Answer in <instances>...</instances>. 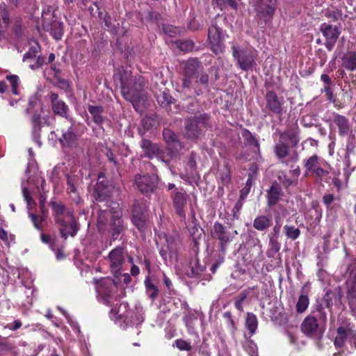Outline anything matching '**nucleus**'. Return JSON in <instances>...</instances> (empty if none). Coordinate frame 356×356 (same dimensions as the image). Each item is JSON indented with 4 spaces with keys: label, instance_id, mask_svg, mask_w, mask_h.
Instances as JSON below:
<instances>
[{
    "label": "nucleus",
    "instance_id": "1",
    "mask_svg": "<svg viewBox=\"0 0 356 356\" xmlns=\"http://www.w3.org/2000/svg\"><path fill=\"white\" fill-rule=\"evenodd\" d=\"M182 75L181 84L177 91L188 97L201 95L204 90H209V83L213 80L197 58H190L184 63Z\"/></svg>",
    "mask_w": 356,
    "mask_h": 356
},
{
    "label": "nucleus",
    "instance_id": "14",
    "mask_svg": "<svg viewBox=\"0 0 356 356\" xmlns=\"http://www.w3.org/2000/svg\"><path fill=\"white\" fill-rule=\"evenodd\" d=\"M346 343L356 348V330L350 325H340L337 327L334 345L337 348H343Z\"/></svg>",
    "mask_w": 356,
    "mask_h": 356
},
{
    "label": "nucleus",
    "instance_id": "39",
    "mask_svg": "<svg viewBox=\"0 0 356 356\" xmlns=\"http://www.w3.org/2000/svg\"><path fill=\"white\" fill-rule=\"evenodd\" d=\"M10 22L8 13L4 3L0 4V33L4 32Z\"/></svg>",
    "mask_w": 356,
    "mask_h": 356
},
{
    "label": "nucleus",
    "instance_id": "64",
    "mask_svg": "<svg viewBox=\"0 0 356 356\" xmlns=\"http://www.w3.org/2000/svg\"><path fill=\"white\" fill-rule=\"evenodd\" d=\"M22 194H23L24 200L26 202L27 207H28V209H29L30 207L31 206V204L33 203V199H32L30 192L29 191L27 188L25 186L22 187Z\"/></svg>",
    "mask_w": 356,
    "mask_h": 356
},
{
    "label": "nucleus",
    "instance_id": "23",
    "mask_svg": "<svg viewBox=\"0 0 356 356\" xmlns=\"http://www.w3.org/2000/svg\"><path fill=\"white\" fill-rule=\"evenodd\" d=\"M70 126L67 130H62V136L58 138L60 143L63 147H72L76 143L77 136L75 133V120L70 122Z\"/></svg>",
    "mask_w": 356,
    "mask_h": 356
},
{
    "label": "nucleus",
    "instance_id": "17",
    "mask_svg": "<svg viewBox=\"0 0 356 356\" xmlns=\"http://www.w3.org/2000/svg\"><path fill=\"white\" fill-rule=\"evenodd\" d=\"M255 7L257 15L266 22L270 21L274 15L277 0H250Z\"/></svg>",
    "mask_w": 356,
    "mask_h": 356
},
{
    "label": "nucleus",
    "instance_id": "5",
    "mask_svg": "<svg viewBox=\"0 0 356 356\" xmlns=\"http://www.w3.org/2000/svg\"><path fill=\"white\" fill-rule=\"evenodd\" d=\"M327 322V314L319 306L318 310H314L307 316L301 324V330L307 336L320 340L324 333V326Z\"/></svg>",
    "mask_w": 356,
    "mask_h": 356
},
{
    "label": "nucleus",
    "instance_id": "62",
    "mask_svg": "<svg viewBox=\"0 0 356 356\" xmlns=\"http://www.w3.org/2000/svg\"><path fill=\"white\" fill-rule=\"evenodd\" d=\"M243 202L241 200H238L235 204L234 207L232 209V218L233 219H238L240 216V211L243 207Z\"/></svg>",
    "mask_w": 356,
    "mask_h": 356
},
{
    "label": "nucleus",
    "instance_id": "25",
    "mask_svg": "<svg viewBox=\"0 0 356 356\" xmlns=\"http://www.w3.org/2000/svg\"><path fill=\"white\" fill-rule=\"evenodd\" d=\"M284 193L280 186L274 182L271 186L266 191L267 206L269 208L275 207L283 196Z\"/></svg>",
    "mask_w": 356,
    "mask_h": 356
},
{
    "label": "nucleus",
    "instance_id": "12",
    "mask_svg": "<svg viewBox=\"0 0 356 356\" xmlns=\"http://www.w3.org/2000/svg\"><path fill=\"white\" fill-rule=\"evenodd\" d=\"M237 234L238 232L236 230L229 231L226 227L218 222H216L213 224L211 231L212 237L219 241V248L223 254L227 250V245L232 241Z\"/></svg>",
    "mask_w": 356,
    "mask_h": 356
},
{
    "label": "nucleus",
    "instance_id": "45",
    "mask_svg": "<svg viewBox=\"0 0 356 356\" xmlns=\"http://www.w3.org/2000/svg\"><path fill=\"white\" fill-rule=\"evenodd\" d=\"M247 329L251 334H254L257 328L258 321L255 314L248 312L245 320Z\"/></svg>",
    "mask_w": 356,
    "mask_h": 356
},
{
    "label": "nucleus",
    "instance_id": "49",
    "mask_svg": "<svg viewBox=\"0 0 356 356\" xmlns=\"http://www.w3.org/2000/svg\"><path fill=\"white\" fill-rule=\"evenodd\" d=\"M133 224L139 229L141 230L145 227L146 216L144 213H138L132 214L131 218Z\"/></svg>",
    "mask_w": 356,
    "mask_h": 356
},
{
    "label": "nucleus",
    "instance_id": "47",
    "mask_svg": "<svg viewBox=\"0 0 356 356\" xmlns=\"http://www.w3.org/2000/svg\"><path fill=\"white\" fill-rule=\"evenodd\" d=\"M242 136L243 137L246 145L252 146L257 149H259V143L257 139L248 130L245 129L243 131Z\"/></svg>",
    "mask_w": 356,
    "mask_h": 356
},
{
    "label": "nucleus",
    "instance_id": "61",
    "mask_svg": "<svg viewBox=\"0 0 356 356\" xmlns=\"http://www.w3.org/2000/svg\"><path fill=\"white\" fill-rule=\"evenodd\" d=\"M146 211V207L143 202H135L132 208V214L138 213H144Z\"/></svg>",
    "mask_w": 356,
    "mask_h": 356
},
{
    "label": "nucleus",
    "instance_id": "37",
    "mask_svg": "<svg viewBox=\"0 0 356 356\" xmlns=\"http://www.w3.org/2000/svg\"><path fill=\"white\" fill-rule=\"evenodd\" d=\"M144 321L143 309L141 307H136L134 312L131 311V314L127 318L124 327L128 325H138Z\"/></svg>",
    "mask_w": 356,
    "mask_h": 356
},
{
    "label": "nucleus",
    "instance_id": "48",
    "mask_svg": "<svg viewBox=\"0 0 356 356\" xmlns=\"http://www.w3.org/2000/svg\"><path fill=\"white\" fill-rule=\"evenodd\" d=\"M6 79L10 84L12 93L15 95H19L18 88L20 83L19 76L15 74H10L7 75Z\"/></svg>",
    "mask_w": 356,
    "mask_h": 356
},
{
    "label": "nucleus",
    "instance_id": "6",
    "mask_svg": "<svg viewBox=\"0 0 356 356\" xmlns=\"http://www.w3.org/2000/svg\"><path fill=\"white\" fill-rule=\"evenodd\" d=\"M305 175L314 177L317 181H327L329 179L330 165L322 157L313 154L303 161Z\"/></svg>",
    "mask_w": 356,
    "mask_h": 356
},
{
    "label": "nucleus",
    "instance_id": "22",
    "mask_svg": "<svg viewBox=\"0 0 356 356\" xmlns=\"http://www.w3.org/2000/svg\"><path fill=\"white\" fill-rule=\"evenodd\" d=\"M171 197L177 214L180 217L185 218V207L188 200L186 192L183 188H176Z\"/></svg>",
    "mask_w": 356,
    "mask_h": 356
},
{
    "label": "nucleus",
    "instance_id": "46",
    "mask_svg": "<svg viewBox=\"0 0 356 356\" xmlns=\"http://www.w3.org/2000/svg\"><path fill=\"white\" fill-rule=\"evenodd\" d=\"M277 179L284 188H289L298 184L296 179L289 178L284 171L278 172Z\"/></svg>",
    "mask_w": 356,
    "mask_h": 356
},
{
    "label": "nucleus",
    "instance_id": "8",
    "mask_svg": "<svg viewBox=\"0 0 356 356\" xmlns=\"http://www.w3.org/2000/svg\"><path fill=\"white\" fill-rule=\"evenodd\" d=\"M42 26L44 31L56 40L62 38L63 35V24L59 21L51 6H47L42 12Z\"/></svg>",
    "mask_w": 356,
    "mask_h": 356
},
{
    "label": "nucleus",
    "instance_id": "7",
    "mask_svg": "<svg viewBox=\"0 0 356 356\" xmlns=\"http://www.w3.org/2000/svg\"><path fill=\"white\" fill-rule=\"evenodd\" d=\"M210 115L207 113L195 114L193 118H187L184 123V136L190 140H197L202 135L203 129L209 127Z\"/></svg>",
    "mask_w": 356,
    "mask_h": 356
},
{
    "label": "nucleus",
    "instance_id": "34",
    "mask_svg": "<svg viewBox=\"0 0 356 356\" xmlns=\"http://www.w3.org/2000/svg\"><path fill=\"white\" fill-rule=\"evenodd\" d=\"M254 289L255 286L247 288L234 297V307L238 311L241 312L243 311V302L250 294L251 291Z\"/></svg>",
    "mask_w": 356,
    "mask_h": 356
},
{
    "label": "nucleus",
    "instance_id": "2",
    "mask_svg": "<svg viewBox=\"0 0 356 356\" xmlns=\"http://www.w3.org/2000/svg\"><path fill=\"white\" fill-rule=\"evenodd\" d=\"M97 225L99 232H104L108 226L111 242L121 240L126 232L127 227L122 219V212L118 202H111L107 208H102L97 213Z\"/></svg>",
    "mask_w": 356,
    "mask_h": 356
},
{
    "label": "nucleus",
    "instance_id": "10",
    "mask_svg": "<svg viewBox=\"0 0 356 356\" xmlns=\"http://www.w3.org/2000/svg\"><path fill=\"white\" fill-rule=\"evenodd\" d=\"M232 54L241 70L243 71L252 70L257 65L255 58L257 53L255 50L249 49H241L236 46H232Z\"/></svg>",
    "mask_w": 356,
    "mask_h": 356
},
{
    "label": "nucleus",
    "instance_id": "36",
    "mask_svg": "<svg viewBox=\"0 0 356 356\" xmlns=\"http://www.w3.org/2000/svg\"><path fill=\"white\" fill-rule=\"evenodd\" d=\"M144 284L146 290V294L152 300H154L159 294L158 287L153 283L149 275L146 276Z\"/></svg>",
    "mask_w": 356,
    "mask_h": 356
},
{
    "label": "nucleus",
    "instance_id": "30",
    "mask_svg": "<svg viewBox=\"0 0 356 356\" xmlns=\"http://www.w3.org/2000/svg\"><path fill=\"white\" fill-rule=\"evenodd\" d=\"M273 225V219L266 215L257 216L253 221V227L259 232H265Z\"/></svg>",
    "mask_w": 356,
    "mask_h": 356
},
{
    "label": "nucleus",
    "instance_id": "33",
    "mask_svg": "<svg viewBox=\"0 0 356 356\" xmlns=\"http://www.w3.org/2000/svg\"><path fill=\"white\" fill-rule=\"evenodd\" d=\"M205 270V266L202 265L199 259L195 256L190 261V271L188 275L191 277H195L201 275Z\"/></svg>",
    "mask_w": 356,
    "mask_h": 356
},
{
    "label": "nucleus",
    "instance_id": "44",
    "mask_svg": "<svg viewBox=\"0 0 356 356\" xmlns=\"http://www.w3.org/2000/svg\"><path fill=\"white\" fill-rule=\"evenodd\" d=\"M283 232L287 238L296 240L300 235V230L293 225H285L283 227Z\"/></svg>",
    "mask_w": 356,
    "mask_h": 356
},
{
    "label": "nucleus",
    "instance_id": "15",
    "mask_svg": "<svg viewBox=\"0 0 356 356\" xmlns=\"http://www.w3.org/2000/svg\"><path fill=\"white\" fill-rule=\"evenodd\" d=\"M207 36L212 52L216 55L222 54L225 49V37L222 29L212 22L208 29Z\"/></svg>",
    "mask_w": 356,
    "mask_h": 356
},
{
    "label": "nucleus",
    "instance_id": "50",
    "mask_svg": "<svg viewBox=\"0 0 356 356\" xmlns=\"http://www.w3.org/2000/svg\"><path fill=\"white\" fill-rule=\"evenodd\" d=\"M40 51V46L38 42L31 45L27 52L23 56V60L26 61L36 57V54Z\"/></svg>",
    "mask_w": 356,
    "mask_h": 356
},
{
    "label": "nucleus",
    "instance_id": "18",
    "mask_svg": "<svg viewBox=\"0 0 356 356\" xmlns=\"http://www.w3.org/2000/svg\"><path fill=\"white\" fill-rule=\"evenodd\" d=\"M135 182L138 190L147 196L156 190L158 184V177L154 175L143 176L137 175L135 177Z\"/></svg>",
    "mask_w": 356,
    "mask_h": 356
},
{
    "label": "nucleus",
    "instance_id": "59",
    "mask_svg": "<svg viewBox=\"0 0 356 356\" xmlns=\"http://www.w3.org/2000/svg\"><path fill=\"white\" fill-rule=\"evenodd\" d=\"M159 254H160L161 257H162V259H163L164 263L168 265V261L170 260L172 257L175 253H170V252L167 248V247H165V248L163 247L160 249Z\"/></svg>",
    "mask_w": 356,
    "mask_h": 356
},
{
    "label": "nucleus",
    "instance_id": "29",
    "mask_svg": "<svg viewBox=\"0 0 356 356\" xmlns=\"http://www.w3.org/2000/svg\"><path fill=\"white\" fill-rule=\"evenodd\" d=\"M332 118V122L337 127L339 135L341 136L348 135L350 130L348 118L336 113H333Z\"/></svg>",
    "mask_w": 356,
    "mask_h": 356
},
{
    "label": "nucleus",
    "instance_id": "53",
    "mask_svg": "<svg viewBox=\"0 0 356 356\" xmlns=\"http://www.w3.org/2000/svg\"><path fill=\"white\" fill-rule=\"evenodd\" d=\"M243 348L250 356H258L257 344L252 340H247L243 343Z\"/></svg>",
    "mask_w": 356,
    "mask_h": 356
},
{
    "label": "nucleus",
    "instance_id": "60",
    "mask_svg": "<svg viewBox=\"0 0 356 356\" xmlns=\"http://www.w3.org/2000/svg\"><path fill=\"white\" fill-rule=\"evenodd\" d=\"M204 24L202 20L193 18L188 24V28L192 31H197L202 29Z\"/></svg>",
    "mask_w": 356,
    "mask_h": 356
},
{
    "label": "nucleus",
    "instance_id": "31",
    "mask_svg": "<svg viewBox=\"0 0 356 356\" xmlns=\"http://www.w3.org/2000/svg\"><path fill=\"white\" fill-rule=\"evenodd\" d=\"M341 66L349 71L356 70V53L348 51L341 58Z\"/></svg>",
    "mask_w": 356,
    "mask_h": 356
},
{
    "label": "nucleus",
    "instance_id": "13",
    "mask_svg": "<svg viewBox=\"0 0 356 356\" xmlns=\"http://www.w3.org/2000/svg\"><path fill=\"white\" fill-rule=\"evenodd\" d=\"M289 145L280 139L274 145V153L280 161L289 168H293L294 165L299 160V155L297 152L290 154Z\"/></svg>",
    "mask_w": 356,
    "mask_h": 356
},
{
    "label": "nucleus",
    "instance_id": "58",
    "mask_svg": "<svg viewBox=\"0 0 356 356\" xmlns=\"http://www.w3.org/2000/svg\"><path fill=\"white\" fill-rule=\"evenodd\" d=\"M29 216L34 225V227L38 229V230H42V227L40 225V224L42 223V222L44 220V218L42 216H38V215H35L34 213H32L31 212H29Z\"/></svg>",
    "mask_w": 356,
    "mask_h": 356
},
{
    "label": "nucleus",
    "instance_id": "3",
    "mask_svg": "<svg viewBox=\"0 0 356 356\" xmlns=\"http://www.w3.org/2000/svg\"><path fill=\"white\" fill-rule=\"evenodd\" d=\"M51 207L55 222L60 226L61 237L67 239L69 236H75L79 229V225L72 212L60 202H51Z\"/></svg>",
    "mask_w": 356,
    "mask_h": 356
},
{
    "label": "nucleus",
    "instance_id": "42",
    "mask_svg": "<svg viewBox=\"0 0 356 356\" xmlns=\"http://www.w3.org/2000/svg\"><path fill=\"white\" fill-rule=\"evenodd\" d=\"M166 247L170 253H176L179 244V238L177 235L168 234L165 236Z\"/></svg>",
    "mask_w": 356,
    "mask_h": 356
},
{
    "label": "nucleus",
    "instance_id": "9",
    "mask_svg": "<svg viewBox=\"0 0 356 356\" xmlns=\"http://www.w3.org/2000/svg\"><path fill=\"white\" fill-rule=\"evenodd\" d=\"M40 106V99L36 95L30 97L29 105L26 110V113L33 114L31 118L32 138L34 142L41 146L40 131L42 129V118L40 113H36L35 108Z\"/></svg>",
    "mask_w": 356,
    "mask_h": 356
},
{
    "label": "nucleus",
    "instance_id": "26",
    "mask_svg": "<svg viewBox=\"0 0 356 356\" xmlns=\"http://www.w3.org/2000/svg\"><path fill=\"white\" fill-rule=\"evenodd\" d=\"M131 313V311L129 310V304L126 302H122L118 307H112L110 314L112 319L122 321L125 324Z\"/></svg>",
    "mask_w": 356,
    "mask_h": 356
},
{
    "label": "nucleus",
    "instance_id": "52",
    "mask_svg": "<svg viewBox=\"0 0 356 356\" xmlns=\"http://www.w3.org/2000/svg\"><path fill=\"white\" fill-rule=\"evenodd\" d=\"M309 298L306 295L300 296L296 304V310L298 313L304 312L308 307Z\"/></svg>",
    "mask_w": 356,
    "mask_h": 356
},
{
    "label": "nucleus",
    "instance_id": "43",
    "mask_svg": "<svg viewBox=\"0 0 356 356\" xmlns=\"http://www.w3.org/2000/svg\"><path fill=\"white\" fill-rule=\"evenodd\" d=\"M78 181L79 178L76 176L67 175V191L70 194H74V199L79 197L76 188Z\"/></svg>",
    "mask_w": 356,
    "mask_h": 356
},
{
    "label": "nucleus",
    "instance_id": "32",
    "mask_svg": "<svg viewBox=\"0 0 356 356\" xmlns=\"http://www.w3.org/2000/svg\"><path fill=\"white\" fill-rule=\"evenodd\" d=\"M281 248V244L275 238H270L269 239V247L266 251V255L268 258L278 259L279 261L281 262V257L280 254V250Z\"/></svg>",
    "mask_w": 356,
    "mask_h": 356
},
{
    "label": "nucleus",
    "instance_id": "20",
    "mask_svg": "<svg viewBox=\"0 0 356 356\" xmlns=\"http://www.w3.org/2000/svg\"><path fill=\"white\" fill-rule=\"evenodd\" d=\"M321 31L325 38V47L328 51H331L339 36L340 31L339 29L336 26L324 23L321 26Z\"/></svg>",
    "mask_w": 356,
    "mask_h": 356
},
{
    "label": "nucleus",
    "instance_id": "51",
    "mask_svg": "<svg viewBox=\"0 0 356 356\" xmlns=\"http://www.w3.org/2000/svg\"><path fill=\"white\" fill-rule=\"evenodd\" d=\"M176 45L181 51L188 52L194 48L195 44L191 40H177Z\"/></svg>",
    "mask_w": 356,
    "mask_h": 356
},
{
    "label": "nucleus",
    "instance_id": "28",
    "mask_svg": "<svg viewBox=\"0 0 356 356\" xmlns=\"http://www.w3.org/2000/svg\"><path fill=\"white\" fill-rule=\"evenodd\" d=\"M95 199L99 202H105V208L109 205L111 202H114L111 200V191L109 188L105 187L104 184L97 183L95 189Z\"/></svg>",
    "mask_w": 356,
    "mask_h": 356
},
{
    "label": "nucleus",
    "instance_id": "27",
    "mask_svg": "<svg viewBox=\"0 0 356 356\" xmlns=\"http://www.w3.org/2000/svg\"><path fill=\"white\" fill-rule=\"evenodd\" d=\"M279 139L288 145L296 147L300 142L299 130L298 128H289L280 133Z\"/></svg>",
    "mask_w": 356,
    "mask_h": 356
},
{
    "label": "nucleus",
    "instance_id": "55",
    "mask_svg": "<svg viewBox=\"0 0 356 356\" xmlns=\"http://www.w3.org/2000/svg\"><path fill=\"white\" fill-rule=\"evenodd\" d=\"M197 319V316L195 312L193 311L188 305H186V310L184 312V316L183 321L185 325H188L191 323H193Z\"/></svg>",
    "mask_w": 356,
    "mask_h": 356
},
{
    "label": "nucleus",
    "instance_id": "24",
    "mask_svg": "<svg viewBox=\"0 0 356 356\" xmlns=\"http://www.w3.org/2000/svg\"><path fill=\"white\" fill-rule=\"evenodd\" d=\"M266 108L275 114H281L283 111V102L278 98L277 94L269 90L265 95Z\"/></svg>",
    "mask_w": 356,
    "mask_h": 356
},
{
    "label": "nucleus",
    "instance_id": "41",
    "mask_svg": "<svg viewBox=\"0 0 356 356\" xmlns=\"http://www.w3.org/2000/svg\"><path fill=\"white\" fill-rule=\"evenodd\" d=\"M217 179L222 186H227L231 180L230 170L228 165L226 163L222 169H220L217 172Z\"/></svg>",
    "mask_w": 356,
    "mask_h": 356
},
{
    "label": "nucleus",
    "instance_id": "16",
    "mask_svg": "<svg viewBox=\"0 0 356 356\" xmlns=\"http://www.w3.org/2000/svg\"><path fill=\"white\" fill-rule=\"evenodd\" d=\"M49 97L54 114L66 119L68 122H73L74 118L70 114V107L59 97L58 95L51 92Z\"/></svg>",
    "mask_w": 356,
    "mask_h": 356
},
{
    "label": "nucleus",
    "instance_id": "11",
    "mask_svg": "<svg viewBox=\"0 0 356 356\" xmlns=\"http://www.w3.org/2000/svg\"><path fill=\"white\" fill-rule=\"evenodd\" d=\"M115 288L113 280L110 279L100 280L96 286L98 300L106 305H113L117 300Z\"/></svg>",
    "mask_w": 356,
    "mask_h": 356
},
{
    "label": "nucleus",
    "instance_id": "40",
    "mask_svg": "<svg viewBox=\"0 0 356 356\" xmlns=\"http://www.w3.org/2000/svg\"><path fill=\"white\" fill-rule=\"evenodd\" d=\"M156 101L162 107H165L174 103V98L170 95L168 90H165L157 94L156 96Z\"/></svg>",
    "mask_w": 356,
    "mask_h": 356
},
{
    "label": "nucleus",
    "instance_id": "19",
    "mask_svg": "<svg viewBox=\"0 0 356 356\" xmlns=\"http://www.w3.org/2000/svg\"><path fill=\"white\" fill-rule=\"evenodd\" d=\"M108 259L110 262V268L112 273L117 277L120 274L122 265L124 262L123 248L118 246L111 250L108 255Z\"/></svg>",
    "mask_w": 356,
    "mask_h": 356
},
{
    "label": "nucleus",
    "instance_id": "35",
    "mask_svg": "<svg viewBox=\"0 0 356 356\" xmlns=\"http://www.w3.org/2000/svg\"><path fill=\"white\" fill-rule=\"evenodd\" d=\"M88 111L92 118L93 122L97 125H101L104 120V118L102 115L103 108L99 106L88 105Z\"/></svg>",
    "mask_w": 356,
    "mask_h": 356
},
{
    "label": "nucleus",
    "instance_id": "21",
    "mask_svg": "<svg viewBox=\"0 0 356 356\" xmlns=\"http://www.w3.org/2000/svg\"><path fill=\"white\" fill-rule=\"evenodd\" d=\"M140 147L145 154V156L149 159L156 158L157 159L165 162L164 159V152L156 143H153L147 139H143L140 143Z\"/></svg>",
    "mask_w": 356,
    "mask_h": 356
},
{
    "label": "nucleus",
    "instance_id": "63",
    "mask_svg": "<svg viewBox=\"0 0 356 356\" xmlns=\"http://www.w3.org/2000/svg\"><path fill=\"white\" fill-rule=\"evenodd\" d=\"M223 318L225 319L227 325L232 329V330H236V325L230 312H225L222 314Z\"/></svg>",
    "mask_w": 356,
    "mask_h": 356
},
{
    "label": "nucleus",
    "instance_id": "4",
    "mask_svg": "<svg viewBox=\"0 0 356 356\" xmlns=\"http://www.w3.org/2000/svg\"><path fill=\"white\" fill-rule=\"evenodd\" d=\"M121 92L124 98L131 102L134 107L140 103L145 87V79L142 76H133L124 72L120 77Z\"/></svg>",
    "mask_w": 356,
    "mask_h": 356
},
{
    "label": "nucleus",
    "instance_id": "57",
    "mask_svg": "<svg viewBox=\"0 0 356 356\" xmlns=\"http://www.w3.org/2000/svg\"><path fill=\"white\" fill-rule=\"evenodd\" d=\"M173 346H176L180 350L190 351L192 349L191 343L183 339L175 340Z\"/></svg>",
    "mask_w": 356,
    "mask_h": 356
},
{
    "label": "nucleus",
    "instance_id": "56",
    "mask_svg": "<svg viewBox=\"0 0 356 356\" xmlns=\"http://www.w3.org/2000/svg\"><path fill=\"white\" fill-rule=\"evenodd\" d=\"M350 277H354V284L348 290V298L356 301V268L351 270L350 272Z\"/></svg>",
    "mask_w": 356,
    "mask_h": 356
},
{
    "label": "nucleus",
    "instance_id": "38",
    "mask_svg": "<svg viewBox=\"0 0 356 356\" xmlns=\"http://www.w3.org/2000/svg\"><path fill=\"white\" fill-rule=\"evenodd\" d=\"M335 293L331 290H328L326 291L325 295L323 296L321 303H318L316 305L314 310H318L319 306H322V310L325 311V308H331L333 305V299L335 298Z\"/></svg>",
    "mask_w": 356,
    "mask_h": 356
},
{
    "label": "nucleus",
    "instance_id": "54",
    "mask_svg": "<svg viewBox=\"0 0 356 356\" xmlns=\"http://www.w3.org/2000/svg\"><path fill=\"white\" fill-rule=\"evenodd\" d=\"M163 136L168 145H172L177 141V135L169 129L165 128L163 129Z\"/></svg>",
    "mask_w": 356,
    "mask_h": 356
}]
</instances>
